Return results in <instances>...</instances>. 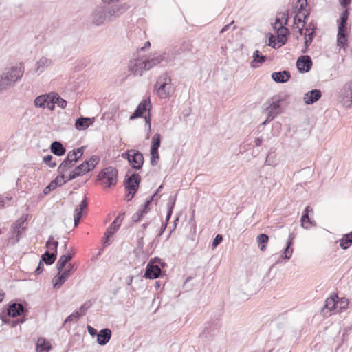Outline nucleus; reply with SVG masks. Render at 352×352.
Masks as SVG:
<instances>
[{"instance_id": "nucleus-1", "label": "nucleus", "mask_w": 352, "mask_h": 352, "mask_svg": "<svg viewBox=\"0 0 352 352\" xmlns=\"http://www.w3.org/2000/svg\"><path fill=\"white\" fill-rule=\"evenodd\" d=\"M130 6L126 3L113 4L112 6L98 5L91 15V22L96 26L104 25L106 22L111 21L112 18H117L126 12Z\"/></svg>"}, {"instance_id": "nucleus-2", "label": "nucleus", "mask_w": 352, "mask_h": 352, "mask_svg": "<svg viewBox=\"0 0 352 352\" xmlns=\"http://www.w3.org/2000/svg\"><path fill=\"white\" fill-rule=\"evenodd\" d=\"M155 89L161 98H166L174 92L171 78L167 73L163 74L158 78L155 85Z\"/></svg>"}, {"instance_id": "nucleus-3", "label": "nucleus", "mask_w": 352, "mask_h": 352, "mask_svg": "<svg viewBox=\"0 0 352 352\" xmlns=\"http://www.w3.org/2000/svg\"><path fill=\"white\" fill-rule=\"evenodd\" d=\"M98 180L104 188L115 186L118 181V170L112 166L104 168L98 174Z\"/></svg>"}, {"instance_id": "nucleus-4", "label": "nucleus", "mask_w": 352, "mask_h": 352, "mask_svg": "<svg viewBox=\"0 0 352 352\" xmlns=\"http://www.w3.org/2000/svg\"><path fill=\"white\" fill-rule=\"evenodd\" d=\"M28 218V214H23L12 225L10 228V239H14V243H18L19 241L23 232L25 230Z\"/></svg>"}, {"instance_id": "nucleus-5", "label": "nucleus", "mask_w": 352, "mask_h": 352, "mask_svg": "<svg viewBox=\"0 0 352 352\" xmlns=\"http://www.w3.org/2000/svg\"><path fill=\"white\" fill-rule=\"evenodd\" d=\"M313 171L309 168L302 169L294 175L295 179L298 182L296 188L294 190L296 196H298L299 193H302L304 186L302 184H306L307 182L312 177Z\"/></svg>"}, {"instance_id": "nucleus-6", "label": "nucleus", "mask_w": 352, "mask_h": 352, "mask_svg": "<svg viewBox=\"0 0 352 352\" xmlns=\"http://www.w3.org/2000/svg\"><path fill=\"white\" fill-rule=\"evenodd\" d=\"M76 269L74 264L69 263L65 270L63 269L62 272H60L59 271L52 279L54 288H60L68 278L75 272Z\"/></svg>"}, {"instance_id": "nucleus-7", "label": "nucleus", "mask_w": 352, "mask_h": 352, "mask_svg": "<svg viewBox=\"0 0 352 352\" xmlns=\"http://www.w3.org/2000/svg\"><path fill=\"white\" fill-rule=\"evenodd\" d=\"M141 177L138 173H133L124 181V187L127 192L126 196L133 198L138 190Z\"/></svg>"}, {"instance_id": "nucleus-8", "label": "nucleus", "mask_w": 352, "mask_h": 352, "mask_svg": "<svg viewBox=\"0 0 352 352\" xmlns=\"http://www.w3.org/2000/svg\"><path fill=\"white\" fill-rule=\"evenodd\" d=\"M157 262H160V258L156 257L149 261L146 267L144 276L146 278L155 279L160 277L162 270L159 265L157 264Z\"/></svg>"}, {"instance_id": "nucleus-9", "label": "nucleus", "mask_w": 352, "mask_h": 352, "mask_svg": "<svg viewBox=\"0 0 352 352\" xmlns=\"http://www.w3.org/2000/svg\"><path fill=\"white\" fill-rule=\"evenodd\" d=\"M144 60L137 58L131 60L128 64L129 71L134 76L142 75L143 71L146 70L144 67Z\"/></svg>"}, {"instance_id": "nucleus-10", "label": "nucleus", "mask_w": 352, "mask_h": 352, "mask_svg": "<svg viewBox=\"0 0 352 352\" xmlns=\"http://www.w3.org/2000/svg\"><path fill=\"white\" fill-rule=\"evenodd\" d=\"M131 153H132L129 164L133 169L137 170L142 169L144 162L142 153L135 149H131Z\"/></svg>"}, {"instance_id": "nucleus-11", "label": "nucleus", "mask_w": 352, "mask_h": 352, "mask_svg": "<svg viewBox=\"0 0 352 352\" xmlns=\"http://www.w3.org/2000/svg\"><path fill=\"white\" fill-rule=\"evenodd\" d=\"M312 65V60L308 55L300 56L296 61V67L300 73L309 72L311 69Z\"/></svg>"}, {"instance_id": "nucleus-12", "label": "nucleus", "mask_w": 352, "mask_h": 352, "mask_svg": "<svg viewBox=\"0 0 352 352\" xmlns=\"http://www.w3.org/2000/svg\"><path fill=\"white\" fill-rule=\"evenodd\" d=\"M273 100L270 106L267 108L268 111V116L263 124H265L267 122H270L274 119V118L280 112V100H275L274 98H272Z\"/></svg>"}, {"instance_id": "nucleus-13", "label": "nucleus", "mask_w": 352, "mask_h": 352, "mask_svg": "<svg viewBox=\"0 0 352 352\" xmlns=\"http://www.w3.org/2000/svg\"><path fill=\"white\" fill-rule=\"evenodd\" d=\"M124 212H120L119 215L116 218V219L109 226L106 232L104 233V236L106 237L107 241L118 230L124 219Z\"/></svg>"}, {"instance_id": "nucleus-14", "label": "nucleus", "mask_w": 352, "mask_h": 352, "mask_svg": "<svg viewBox=\"0 0 352 352\" xmlns=\"http://www.w3.org/2000/svg\"><path fill=\"white\" fill-rule=\"evenodd\" d=\"M3 74L10 81V84L12 85L22 77L23 72L21 68L12 67Z\"/></svg>"}, {"instance_id": "nucleus-15", "label": "nucleus", "mask_w": 352, "mask_h": 352, "mask_svg": "<svg viewBox=\"0 0 352 352\" xmlns=\"http://www.w3.org/2000/svg\"><path fill=\"white\" fill-rule=\"evenodd\" d=\"M277 35V43H279V46L285 45L287 41L288 36L290 32L285 26H278L276 30H274Z\"/></svg>"}, {"instance_id": "nucleus-16", "label": "nucleus", "mask_w": 352, "mask_h": 352, "mask_svg": "<svg viewBox=\"0 0 352 352\" xmlns=\"http://www.w3.org/2000/svg\"><path fill=\"white\" fill-rule=\"evenodd\" d=\"M153 199H147L146 202L133 214L131 220L133 223L138 222L150 210V204Z\"/></svg>"}, {"instance_id": "nucleus-17", "label": "nucleus", "mask_w": 352, "mask_h": 352, "mask_svg": "<svg viewBox=\"0 0 352 352\" xmlns=\"http://www.w3.org/2000/svg\"><path fill=\"white\" fill-rule=\"evenodd\" d=\"M322 96V93L320 89H314L304 95V102L307 104H311L319 100Z\"/></svg>"}, {"instance_id": "nucleus-18", "label": "nucleus", "mask_w": 352, "mask_h": 352, "mask_svg": "<svg viewBox=\"0 0 352 352\" xmlns=\"http://www.w3.org/2000/svg\"><path fill=\"white\" fill-rule=\"evenodd\" d=\"M150 104V100H144L137 107L135 111L131 115L129 119L133 120L138 118L143 117L144 113L148 110V106Z\"/></svg>"}, {"instance_id": "nucleus-19", "label": "nucleus", "mask_w": 352, "mask_h": 352, "mask_svg": "<svg viewBox=\"0 0 352 352\" xmlns=\"http://www.w3.org/2000/svg\"><path fill=\"white\" fill-rule=\"evenodd\" d=\"M58 245V242L56 241L54 243V247H52V252L50 253L48 251H46L42 256L41 260L42 262H45L46 265H52L54 263L57 256V248Z\"/></svg>"}, {"instance_id": "nucleus-20", "label": "nucleus", "mask_w": 352, "mask_h": 352, "mask_svg": "<svg viewBox=\"0 0 352 352\" xmlns=\"http://www.w3.org/2000/svg\"><path fill=\"white\" fill-rule=\"evenodd\" d=\"M291 78L289 71L283 70L280 72H274L272 74V78L278 83H284L287 82Z\"/></svg>"}, {"instance_id": "nucleus-21", "label": "nucleus", "mask_w": 352, "mask_h": 352, "mask_svg": "<svg viewBox=\"0 0 352 352\" xmlns=\"http://www.w3.org/2000/svg\"><path fill=\"white\" fill-rule=\"evenodd\" d=\"M111 337V331L108 329H102L97 334V342L100 345H105L109 342Z\"/></svg>"}, {"instance_id": "nucleus-22", "label": "nucleus", "mask_w": 352, "mask_h": 352, "mask_svg": "<svg viewBox=\"0 0 352 352\" xmlns=\"http://www.w3.org/2000/svg\"><path fill=\"white\" fill-rule=\"evenodd\" d=\"M94 118L80 116L75 122V127L78 130H85L90 125L93 124Z\"/></svg>"}, {"instance_id": "nucleus-23", "label": "nucleus", "mask_w": 352, "mask_h": 352, "mask_svg": "<svg viewBox=\"0 0 352 352\" xmlns=\"http://www.w3.org/2000/svg\"><path fill=\"white\" fill-rule=\"evenodd\" d=\"M24 311V307L21 303H13L10 305L7 310L8 316L14 318L21 316Z\"/></svg>"}, {"instance_id": "nucleus-24", "label": "nucleus", "mask_w": 352, "mask_h": 352, "mask_svg": "<svg viewBox=\"0 0 352 352\" xmlns=\"http://www.w3.org/2000/svg\"><path fill=\"white\" fill-rule=\"evenodd\" d=\"M164 58V56L162 54H155L151 59L144 60L145 64L144 67H146V70H149L153 68L154 66L160 64Z\"/></svg>"}, {"instance_id": "nucleus-25", "label": "nucleus", "mask_w": 352, "mask_h": 352, "mask_svg": "<svg viewBox=\"0 0 352 352\" xmlns=\"http://www.w3.org/2000/svg\"><path fill=\"white\" fill-rule=\"evenodd\" d=\"M52 64V60L47 58L46 57H42L36 63V72L41 74L44 72L45 69L48 67Z\"/></svg>"}, {"instance_id": "nucleus-26", "label": "nucleus", "mask_w": 352, "mask_h": 352, "mask_svg": "<svg viewBox=\"0 0 352 352\" xmlns=\"http://www.w3.org/2000/svg\"><path fill=\"white\" fill-rule=\"evenodd\" d=\"M51 152L57 156H62L66 152L65 148L63 145L58 141H54L52 143L50 146Z\"/></svg>"}, {"instance_id": "nucleus-27", "label": "nucleus", "mask_w": 352, "mask_h": 352, "mask_svg": "<svg viewBox=\"0 0 352 352\" xmlns=\"http://www.w3.org/2000/svg\"><path fill=\"white\" fill-rule=\"evenodd\" d=\"M73 255L71 254L69 252L62 255L58 261L56 263V268L60 271V272H62L67 263L72 258Z\"/></svg>"}, {"instance_id": "nucleus-28", "label": "nucleus", "mask_w": 352, "mask_h": 352, "mask_svg": "<svg viewBox=\"0 0 352 352\" xmlns=\"http://www.w3.org/2000/svg\"><path fill=\"white\" fill-rule=\"evenodd\" d=\"M317 28H312V31L305 35V49L302 50V52L305 54L307 52L309 46L311 44L314 38L316 36V30Z\"/></svg>"}, {"instance_id": "nucleus-29", "label": "nucleus", "mask_w": 352, "mask_h": 352, "mask_svg": "<svg viewBox=\"0 0 352 352\" xmlns=\"http://www.w3.org/2000/svg\"><path fill=\"white\" fill-rule=\"evenodd\" d=\"M73 205L75 207L74 215L78 216V214H79L82 217V212L87 209V199H82L80 203H73Z\"/></svg>"}, {"instance_id": "nucleus-30", "label": "nucleus", "mask_w": 352, "mask_h": 352, "mask_svg": "<svg viewBox=\"0 0 352 352\" xmlns=\"http://www.w3.org/2000/svg\"><path fill=\"white\" fill-rule=\"evenodd\" d=\"M192 45L190 41H184L179 47L175 46L174 48L175 55H180L191 50Z\"/></svg>"}, {"instance_id": "nucleus-31", "label": "nucleus", "mask_w": 352, "mask_h": 352, "mask_svg": "<svg viewBox=\"0 0 352 352\" xmlns=\"http://www.w3.org/2000/svg\"><path fill=\"white\" fill-rule=\"evenodd\" d=\"M51 348L50 343L47 342L45 339L39 338L36 343L37 352H48Z\"/></svg>"}, {"instance_id": "nucleus-32", "label": "nucleus", "mask_w": 352, "mask_h": 352, "mask_svg": "<svg viewBox=\"0 0 352 352\" xmlns=\"http://www.w3.org/2000/svg\"><path fill=\"white\" fill-rule=\"evenodd\" d=\"M339 244L342 249L346 250L352 245V233L344 234L339 240Z\"/></svg>"}, {"instance_id": "nucleus-33", "label": "nucleus", "mask_w": 352, "mask_h": 352, "mask_svg": "<svg viewBox=\"0 0 352 352\" xmlns=\"http://www.w3.org/2000/svg\"><path fill=\"white\" fill-rule=\"evenodd\" d=\"M253 60L251 62L252 67H256L257 65H255L254 63L256 62L258 63H263L266 60V56L261 54L259 50H256L254 52L252 56Z\"/></svg>"}, {"instance_id": "nucleus-34", "label": "nucleus", "mask_w": 352, "mask_h": 352, "mask_svg": "<svg viewBox=\"0 0 352 352\" xmlns=\"http://www.w3.org/2000/svg\"><path fill=\"white\" fill-rule=\"evenodd\" d=\"M76 164L73 161L65 158L58 168V173H66L70 168Z\"/></svg>"}, {"instance_id": "nucleus-35", "label": "nucleus", "mask_w": 352, "mask_h": 352, "mask_svg": "<svg viewBox=\"0 0 352 352\" xmlns=\"http://www.w3.org/2000/svg\"><path fill=\"white\" fill-rule=\"evenodd\" d=\"M269 237L265 234H260L256 237V242L259 249L264 251L266 249V245L268 243Z\"/></svg>"}, {"instance_id": "nucleus-36", "label": "nucleus", "mask_w": 352, "mask_h": 352, "mask_svg": "<svg viewBox=\"0 0 352 352\" xmlns=\"http://www.w3.org/2000/svg\"><path fill=\"white\" fill-rule=\"evenodd\" d=\"M52 96L50 94L41 95L36 97L34 100V104L37 107L45 108V104Z\"/></svg>"}, {"instance_id": "nucleus-37", "label": "nucleus", "mask_w": 352, "mask_h": 352, "mask_svg": "<svg viewBox=\"0 0 352 352\" xmlns=\"http://www.w3.org/2000/svg\"><path fill=\"white\" fill-rule=\"evenodd\" d=\"M68 181H69L68 179V175H66L65 173H59V175H58L52 182L56 188L57 186H62Z\"/></svg>"}, {"instance_id": "nucleus-38", "label": "nucleus", "mask_w": 352, "mask_h": 352, "mask_svg": "<svg viewBox=\"0 0 352 352\" xmlns=\"http://www.w3.org/2000/svg\"><path fill=\"white\" fill-rule=\"evenodd\" d=\"M160 144L161 135L159 133H155L152 138L150 151L158 152V149L160 147Z\"/></svg>"}, {"instance_id": "nucleus-39", "label": "nucleus", "mask_w": 352, "mask_h": 352, "mask_svg": "<svg viewBox=\"0 0 352 352\" xmlns=\"http://www.w3.org/2000/svg\"><path fill=\"white\" fill-rule=\"evenodd\" d=\"M336 298H338L337 296L328 298L326 300L325 307L331 311L336 309L338 307V302L336 300Z\"/></svg>"}, {"instance_id": "nucleus-40", "label": "nucleus", "mask_w": 352, "mask_h": 352, "mask_svg": "<svg viewBox=\"0 0 352 352\" xmlns=\"http://www.w3.org/2000/svg\"><path fill=\"white\" fill-rule=\"evenodd\" d=\"M52 98L54 102H55V104H56L59 107L62 109L65 108L67 105V101L62 98L58 94L52 93Z\"/></svg>"}, {"instance_id": "nucleus-41", "label": "nucleus", "mask_w": 352, "mask_h": 352, "mask_svg": "<svg viewBox=\"0 0 352 352\" xmlns=\"http://www.w3.org/2000/svg\"><path fill=\"white\" fill-rule=\"evenodd\" d=\"M292 240L293 239H290L288 241L287 247L285 248L284 252L280 256L281 258H283L288 260L291 258L293 253V249L290 248V246L292 245Z\"/></svg>"}, {"instance_id": "nucleus-42", "label": "nucleus", "mask_w": 352, "mask_h": 352, "mask_svg": "<svg viewBox=\"0 0 352 352\" xmlns=\"http://www.w3.org/2000/svg\"><path fill=\"white\" fill-rule=\"evenodd\" d=\"M347 34H338L337 43L340 47L345 49L347 46Z\"/></svg>"}, {"instance_id": "nucleus-43", "label": "nucleus", "mask_w": 352, "mask_h": 352, "mask_svg": "<svg viewBox=\"0 0 352 352\" xmlns=\"http://www.w3.org/2000/svg\"><path fill=\"white\" fill-rule=\"evenodd\" d=\"M12 85L3 74L0 76V92L8 89Z\"/></svg>"}, {"instance_id": "nucleus-44", "label": "nucleus", "mask_w": 352, "mask_h": 352, "mask_svg": "<svg viewBox=\"0 0 352 352\" xmlns=\"http://www.w3.org/2000/svg\"><path fill=\"white\" fill-rule=\"evenodd\" d=\"M77 170H79L82 175L91 170L89 168V162L87 160L85 161L83 163L76 166Z\"/></svg>"}, {"instance_id": "nucleus-45", "label": "nucleus", "mask_w": 352, "mask_h": 352, "mask_svg": "<svg viewBox=\"0 0 352 352\" xmlns=\"http://www.w3.org/2000/svg\"><path fill=\"white\" fill-rule=\"evenodd\" d=\"M81 316V314H80V311H76L74 313H72L71 315L67 317V318L65 320L64 323L66 324L69 322L73 321V320H78L79 318Z\"/></svg>"}, {"instance_id": "nucleus-46", "label": "nucleus", "mask_w": 352, "mask_h": 352, "mask_svg": "<svg viewBox=\"0 0 352 352\" xmlns=\"http://www.w3.org/2000/svg\"><path fill=\"white\" fill-rule=\"evenodd\" d=\"M297 3H300L299 7L297 8V9H298L297 14H301V13L307 11L305 10V8L307 6V0H298Z\"/></svg>"}, {"instance_id": "nucleus-47", "label": "nucleus", "mask_w": 352, "mask_h": 352, "mask_svg": "<svg viewBox=\"0 0 352 352\" xmlns=\"http://www.w3.org/2000/svg\"><path fill=\"white\" fill-rule=\"evenodd\" d=\"M349 15V12L348 10H344L340 16V19L338 21V23H347Z\"/></svg>"}, {"instance_id": "nucleus-48", "label": "nucleus", "mask_w": 352, "mask_h": 352, "mask_svg": "<svg viewBox=\"0 0 352 352\" xmlns=\"http://www.w3.org/2000/svg\"><path fill=\"white\" fill-rule=\"evenodd\" d=\"M306 223H309V224H313V222L310 220L309 218V214L303 212L302 217H301V225L302 227H305L306 229L308 228V226H305V224Z\"/></svg>"}, {"instance_id": "nucleus-49", "label": "nucleus", "mask_w": 352, "mask_h": 352, "mask_svg": "<svg viewBox=\"0 0 352 352\" xmlns=\"http://www.w3.org/2000/svg\"><path fill=\"white\" fill-rule=\"evenodd\" d=\"M150 153H151V164L153 166H155V165H157V161L160 159L159 152H152V151H150Z\"/></svg>"}, {"instance_id": "nucleus-50", "label": "nucleus", "mask_w": 352, "mask_h": 352, "mask_svg": "<svg viewBox=\"0 0 352 352\" xmlns=\"http://www.w3.org/2000/svg\"><path fill=\"white\" fill-rule=\"evenodd\" d=\"M175 204V199H173V201H169L168 204V211L166 214V221H168L171 217V214L173 213V210L174 208Z\"/></svg>"}, {"instance_id": "nucleus-51", "label": "nucleus", "mask_w": 352, "mask_h": 352, "mask_svg": "<svg viewBox=\"0 0 352 352\" xmlns=\"http://www.w3.org/2000/svg\"><path fill=\"white\" fill-rule=\"evenodd\" d=\"M344 91L346 94V98H349L352 102V80L345 85Z\"/></svg>"}, {"instance_id": "nucleus-52", "label": "nucleus", "mask_w": 352, "mask_h": 352, "mask_svg": "<svg viewBox=\"0 0 352 352\" xmlns=\"http://www.w3.org/2000/svg\"><path fill=\"white\" fill-rule=\"evenodd\" d=\"M70 194L72 195H75L76 197H78L79 198H87V194L85 193V190L82 189H78L77 191H71Z\"/></svg>"}, {"instance_id": "nucleus-53", "label": "nucleus", "mask_w": 352, "mask_h": 352, "mask_svg": "<svg viewBox=\"0 0 352 352\" xmlns=\"http://www.w3.org/2000/svg\"><path fill=\"white\" fill-rule=\"evenodd\" d=\"M100 159L98 156L93 155L90 160L88 161L89 164V168L94 169L96 166L98 164Z\"/></svg>"}, {"instance_id": "nucleus-54", "label": "nucleus", "mask_w": 352, "mask_h": 352, "mask_svg": "<svg viewBox=\"0 0 352 352\" xmlns=\"http://www.w3.org/2000/svg\"><path fill=\"white\" fill-rule=\"evenodd\" d=\"M53 157L51 155H47L43 157V162L50 167L54 168L56 166V162H52Z\"/></svg>"}, {"instance_id": "nucleus-55", "label": "nucleus", "mask_w": 352, "mask_h": 352, "mask_svg": "<svg viewBox=\"0 0 352 352\" xmlns=\"http://www.w3.org/2000/svg\"><path fill=\"white\" fill-rule=\"evenodd\" d=\"M268 45L271 46L272 47H273L274 49H276V48H278L280 47V46H279V43H276L275 36L273 34H270V36L269 37Z\"/></svg>"}, {"instance_id": "nucleus-56", "label": "nucleus", "mask_w": 352, "mask_h": 352, "mask_svg": "<svg viewBox=\"0 0 352 352\" xmlns=\"http://www.w3.org/2000/svg\"><path fill=\"white\" fill-rule=\"evenodd\" d=\"M82 174L80 173L79 170H77V167H76L72 171H71L68 174V179L69 180H72L75 179L76 177H78L80 175H82Z\"/></svg>"}, {"instance_id": "nucleus-57", "label": "nucleus", "mask_w": 352, "mask_h": 352, "mask_svg": "<svg viewBox=\"0 0 352 352\" xmlns=\"http://www.w3.org/2000/svg\"><path fill=\"white\" fill-rule=\"evenodd\" d=\"M338 34H347V23H338Z\"/></svg>"}, {"instance_id": "nucleus-58", "label": "nucleus", "mask_w": 352, "mask_h": 352, "mask_svg": "<svg viewBox=\"0 0 352 352\" xmlns=\"http://www.w3.org/2000/svg\"><path fill=\"white\" fill-rule=\"evenodd\" d=\"M66 158L73 161L75 163H76L78 161V158L77 157L76 151H74V150L70 151L67 153Z\"/></svg>"}, {"instance_id": "nucleus-59", "label": "nucleus", "mask_w": 352, "mask_h": 352, "mask_svg": "<svg viewBox=\"0 0 352 352\" xmlns=\"http://www.w3.org/2000/svg\"><path fill=\"white\" fill-rule=\"evenodd\" d=\"M278 15L280 17L283 21H284V25H287L289 20L288 10H287L286 12H279L278 13Z\"/></svg>"}, {"instance_id": "nucleus-60", "label": "nucleus", "mask_w": 352, "mask_h": 352, "mask_svg": "<svg viewBox=\"0 0 352 352\" xmlns=\"http://www.w3.org/2000/svg\"><path fill=\"white\" fill-rule=\"evenodd\" d=\"M223 241V236L221 234H217L212 241V248H215L217 245H219Z\"/></svg>"}, {"instance_id": "nucleus-61", "label": "nucleus", "mask_w": 352, "mask_h": 352, "mask_svg": "<svg viewBox=\"0 0 352 352\" xmlns=\"http://www.w3.org/2000/svg\"><path fill=\"white\" fill-rule=\"evenodd\" d=\"M273 29L276 30L278 28V26H285L284 25V22L281 20L280 17L278 15L276 18L275 22L272 24Z\"/></svg>"}, {"instance_id": "nucleus-62", "label": "nucleus", "mask_w": 352, "mask_h": 352, "mask_svg": "<svg viewBox=\"0 0 352 352\" xmlns=\"http://www.w3.org/2000/svg\"><path fill=\"white\" fill-rule=\"evenodd\" d=\"M337 302H338V305H340V310L339 311L345 309L348 305V300L344 298H341L340 300H338Z\"/></svg>"}, {"instance_id": "nucleus-63", "label": "nucleus", "mask_w": 352, "mask_h": 352, "mask_svg": "<svg viewBox=\"0 0 352 352\" xmlns=\"http://www.w3.org/2000/svg\"><path fill=\"white\" fill-rule=\"evenodd\" d=\"M56 241H54V236L52 235H51L48 238V240L47 241V242L45 243L46 248L48 249H51L52 250V248H51V246L54 247V243H56Z\"/></svg>"}, {"instance_id": "nucleus-64", "label": "nucleus", "mask_w": 352, "mask_h": 352, "mask_svg": "<svg viewBox=\"0 0 352 352\" xmlns=\"http://www.w3.org/2000/svg\"><path fill=\"white\" fill-rule=\"evenodd\" d=\"M89 307L90 304L89 302H86L82 305H81V307H80V314H81V316L85 314L86 311L89 308Z\"/></svg>"}]
</instances>
